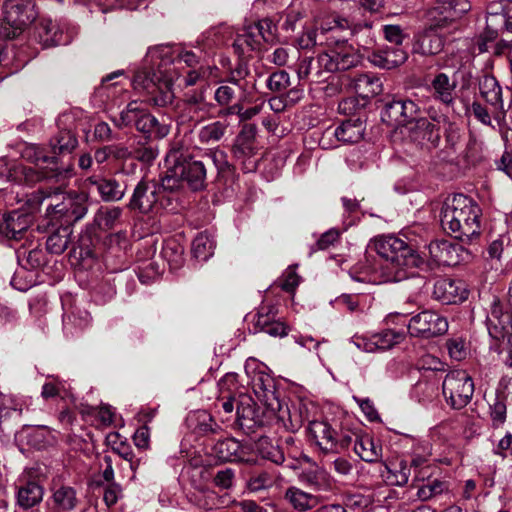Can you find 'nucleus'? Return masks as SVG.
Returning <instances> with one entry per match:
<instances>
[{
    "mask_svg": "<svg viewBox=\"0 0 512 512\" xmlns=\"http://www.w3.org/2000/svg\"><path fill=\"white\" fill-rule=\"evenodd\" d=\"M329 47V51L320 54V64L327 72L346 71L361 63L360 54L346 42Z\"/></svg>",
    "mask_w": 512,
    "mask_h": 512,
    "instance_id": "4468645a",
    "label": "nucleus"
},
{
    "mask_svg": "<svg viewBox=\"0 0 512 512\" xmlns=\"http://www.w3.org/2000/svg\"><path fill=\"white\" fill-rule=\"evenodd\" d=\"M157 155L158 150L151 145L133 148V158L141 162L150 163Z\"/></svg>",
    "mask_w": 512,
    "mask_h": 512,
    "instance_id": "338daca9",
    "label": "nucleus"
},
{
    "mask_svg": "<svg viewBox=\"0 0 512 512\" xmlns=\"http://www.w3.org/2000/svg\"><path fill=\"white\" fill-rule=\"evenodd\" d=\"M76 145V138L69 132H61L58 137L51 142L54 154L65 152L70 153L76 147Z\"/></svg>",
    "mask_w": 512,
    "mask_h": 512,
    "instance_id": "13d9d810",
    "label": "nucleus"
},
{
    "mask_svg": "<svg viewBox=\"0 0 512 512\" xmlns=\"http://www.w3.org/2000/svg\"><path fill=\"white\" fill-rule=\"evenodd\" d=\"M481 210L478 204L464 194L448 197L441 210V225L455 238L471 241L480 234Z\"/></svg>",
    "mask_w": 512,
    "mask_h": 512,
    "instance_id": "7ed1b4c3",
    "label": "nucleus"
},
{
    "mask_svg": "<svg viewBox=\"0 0 512 512\" xmlns=\"http://www.w3.org/2000/svg\"><path fill=\"white\" fill-rule=\"evenodd\" d=\"M385 39L389 41L392 46H401L404 35L400 26L398 25H385L383 27Z\"/></svg>",
    "mask_w": 512,
    "mask_h": 512,
    "instance_id": "774afa93",
    "label": "nucleus"
},
{
    "mask_svg": "<svg viewBox=\"0 0 512 512\" xmlns=\"http://www.w3.org/2000/svg\"><path fill=\"white\" fill-rule=\"evenodd\" d=\"M159 186L163 187V190L157 195L158 199L154 212L157 213L160 210H172L173 199L170 195V192L179 188L178 180L175 178V176H169L166 174L162 178L161 184H159Z\"/></svg>",
    "mask_w": 512,
    "mask_h": 512,
    "instance_id": "a19ab883",
    "label": "nucleus"
},
{
    "mask_svg": "<svg viewBox=\"0 0 512 512\" xmlns=\"http://www.w3.org/2000/svg\"><path fill=\"white\" fill-rule=\"evenodd\" d=\"M215 240L208 232H200L193 239L192 253L193 256L200 260H208L214 253Z\"/></svg>",
    "mask_w": 512,
    "mask_h": 512,
    "instance_id": "ea45409f",
    "label": "nucleus"
},
{
    "mask_svg": "<svg viewBox=\"0 0 512 512\" xmlns=\"http://www.w3.org/2000/svg\"><path fill=\"white\" fill-rule=\"evenodd\" d=\"M297 265L289 266L283 274L281 288L287 292H294L300 283V276L296 272Z\"/></svg>",
    "mask_w": 512,
    "mask_h": 512,
    "instance_id": "e2e57ef3",
    "label": "nucleus"
},
{
    "mask_svg": "<svg viewBox=\"0 0 512 512\" xmlns=\"http://www.w3.org/2000/svg\"><path fill=\"white\" fill-rule=\"evenodd\" d=\"M64 187L59 188L58 185L53 195L51 192L39 190L27 196L26 204L29 207V211H36L46 199H50L46 209L48 215L53 216L57 220L63 218L66 223L82 219L87 214L89 208L88 194L84 192L68 194L63 197L61 202L54 201V198L58 196Z\"/></svg>",
    "mask_w": 512,
    "mask_h": 512,
    "instance_id": "39448f33",
    "label": "nucleus"
},
{
    "mask_svg": "<svg viewBox=\"0 0 512 512\" xmlns=\"http://www.w3.org/2000/svg\"><path fill=\"white\" fill-rule=\"evenodd\" d=\"M47 504L51 512H74L80 504V499L75 488L60 485L52 489Z\"/></svg>",
    "mask_w": 512,
    "mask_h": 512,
    "instance_id": "393cba45",
    "label": "nucleus"
},
{
    "mask_svg": "<svg viewBox=\"0 0 512 512\" xmlns=\"http://www.w3.org/2000/svg\"><path fill=\"white\" fill-rule=\"evenodd\" d=\"M266 84L269 90L273 92H281L290 84L289 75L284 70L274 72L268 77Z\"/></svg>",
    "mask_w": 512,
    "mask_h": 512,
    "instance_id": "bf43d9fd",
    "label": "nucleus"
},
{
    "mask_svg": "<svg viewBox=\"0 0 512 512\" xmlns=\"http://www.w3.org/2000/svg\"><path fill=\"white\" fill-rule=\"evenodd\" d=\"M17 504L27 510L38 505L44 495V489L36 481L28 479L26 473L21 474L17 480Z\"/></svg>",
    "mask_w": 512,
    "mask_h": 512,
    "instance_id": "b1692460",
    "label": "nucleus"
},
{
    "mask_svg": "<svg viewBox=\"0 0 512 512\" xmlns=\"http://www.w3.org/2000/svg\"><path fill=\"white\" fill-rule=\"evenodd\" d=\"M251 401L250 397L242 396L237 406L239 426L247 433H254L256 428V408L250 404Z\"/></svg>",
    "mask_w": 512,
    "mask_h": 512,
    "instance_id": "e433bc0d",
    "label": "nucleus"
},
{
    "mask_svg": "<svg viewBox=\"0 0 512 512\" xmlns=\"http://www.w3.org/2000/svg\"><path fill=\"white\" fill-rule=\"evenodd\" d=\"M308 432L324 453H340L347 449L352 442L350 433H339L326 421H311Z\"/></svg>",
    "mask_w": 512,
    "mask_h": 512,
    "instance_id": "1a4fd4ad",
    "label": "nucleus"
},
{
    "mask_svg": "<svg viewBox=\"0 0 512 512\" xmlns=\"http://www.w3.org/2000/svg\"><path fill=\"white\" fill-rule=\"evenodd\" d=\"M155 124L156 117L143 110L140 116L137 118L135 127L138 131L151 135Z\"/></svg>",
    "mask_w": 512,
    "mask_h": 512,
    "instance_id": "69168bd1",
    "label": "nucleus"
},
{
    "mask_svg": "<svg viewBox=\"0 0 512 512\" xmlns=\"http://www.w3.org/2000/svg\"><path fill=\"white\" fill-rule=\"evenodd\" d=\"M252 27H248L244 33L237 36L233 42L235 52L242 59L252 58L255 50L256 39L251 32Z\"/></svg>",
    "mask_w": 512,
    "mask_h": 512,
    "instance_id": "3c124183",
    "label": "nucleus"
},
{
    "mask_svg": "<svg viewBox=\"0 0 512 512\" xmlns=\"http://www.w3.org/2000/svg\"><path fill=\"white\" fill-rule=\"evenodd\" d=\"M505 14H490L486 19V29L477 41L479 53L490 51V47L498 37L499 26L497 22H504Z\"/></svg>",
    "mask_w": 512,
    "mask_h": 512,
    "instance_id": "72a5a7b5",
    "label": "nucleus"
},
{
    "mask_svg": "<svg viewBox=\"0 0 512 512\" xmlns=\"http://www.w3.org/2000/svg\"><path fill=\"white\" fill-rule=\"evenodd\" d=\"M31 224V217L28 213L12 211L3 214L0 219V234L8 239L18 240L26 232Z\"/></svg>",
    "mask_w": 512,
    "mask_h": 512,
    "instance_id": "a878e982",
    "label": "nucleus"
},
{
    "mask_svg": "<svg viewBox=\"0 0 512 512\" xmlns=\"http://www.w3.org/2000/svg\"><path fill=\"white\" fill-rule=\"evenodd\" d=\"M370 30L371 24H353L347 18L335 15L315 30L307 31L301 37V45L304 47L322 45H338L346 42V35H357L361 30Z\"/></svg>",
    "mask_w": 512,
    "mask_h": 512,
    "instance_id": "423d86ee",
    "label": "nucleus"
},
{
    "mask_svg": "<svg viewBox=\"0 0 512 512\" xmlns=\"http://www.w3.org/2000/svg\"><path fill=\"white\" fill-rule=\"evenodd\" d=\"M355 453L365 462H377L382 457V446L371 436L357 437L354 443Z\"/></svg>",
    "mask_w": 512,
    "mask_h": 512,
    "instance_id": "2f4dec72",
    "label": "nucleus"
},
{
    "mask_svg": "<svg viewBox=\"0 0 512 512\" xmlns=\"http://www.w3.org/2000/svg\"><path fill=\"white\" fill-rule=\"evenodd\" d=\"M162 255L172 268H176L183 262V247L174 241H169L163 247Z\"/></svg>",
    "mask_w": 512,
    "mask_h": 512,
    "instance_id": "4d7b16f0",
    "label": "nucleus"
},
{
    "mask_svg": "<svg viewBox=\"0 0 512 512\" xmlns=\"http://www.w3.org/2000/svg\"><path fill=\"white\" fill-rule=\"evenodd\" d=\"M68 237L60 233L50 235L46 241L47 249L54 254L63 253L68 247Z\"/></svg>",
    "mask_w": 512,
    "mask_h": 512,
    "instance_id": "680f3d73",
    "label": "nucleus"
},
{
    "mask_svg": "<svg viewBox=\"0 0 512 512\" xmlns=\"http://www.w3.org/2000/svg\"><path fill=\"white\" fill-rule=\"evenodd\" d=\"M258 455L277 465L282 464L284 461V454L278 444H275L273 439L264 435L258 436Z\"/></svg>",
    "mask_w": 512,
    "mask_h": 512,
    "instance_id": "a18cd8bd",
    "label": "nucleus"
},
{
    "mask_svg": "<svg viewBox=\"0 0 512 512\" xmlns=\"http://www.w3.org/2000/svg\"><path fill=\"white\" fill-rule=\"evenodd\" d=\"M240 443L234 438L219 440L212 448L214 456L220 461H233L237 457Z\"/></svg>",
    "mask_w": 512,
    "mask_h": 512,
    "instance_id": "8fccbe9b",
    "label": "nucleus"
},
{
    "mask_svg": "<svg viewBox=\"0 0 512 512\" xmlns=\"http://www.w3.org/2000/svg\"><path fill=\"white\" fill-rule=\"evenodd\" d=\"M411 467V462L408 463L406 460H400L393 467L386 465L388 483L400 487L406 485L411 475Z\"/></svg>",
    "mask_w": 512,
    "mask_h": 512,
    "instance_id": "49530a36",
    "label": "nucleus"
},
{
    "mask_svg": "<svg viewBox=\"0 0 512 512\" xmlns=\"http://www.w3.org/2000/svg\"><path fill=\"white\" fill-rule=\"evenodd\" d=\"M85 185L90 190L95 188L104 202H117L126 193V188L122 187L114 178L93 175L85 180Z\"/></svg>",
    "mask_w": 512,
    "mask_h": 512,
    "instance_id": "5701e85b",
    "label": "nucleus"
},
{
    "mask_svg": "<svg viewBox=\"0 0 512 512\" xmlns=\"http://www.w3.org/2000/svg\"><path fill=\"white\" fill-rule=\"evenodd\" d=\"M509 243L510 238L508 236L500 235L488 245L486 255L484 256V266L486 270L497 272L502 269V257Z\"/></svg>",
    "mask_w": 512,
    "mask_h": 512,
    "instance_id": "c756f323",
    "label": "nucleus"
},
{
    "mask_svg": "<svg viewBox=\"0 0 512 512\" xmlns=\"http://www.w3.org/2000/svg\"><path fill=\"white\" fill-rule=\"evenodd\" d=\"M3 14L1 33L6 38L19 35L37 17L32 0H6Z\"/></svg>",
    "mask_w": 512,
    "mask_h": 512,
    "instance_id": "0eeeda50",
    "label": "nucleus"
},
{
    "mask_svg": "<svg viewBox=\"0 0 512 512\" xmlns=\"http://www.w3.org/2000/svg\"><path fill=\"white\" fill-rule=\"evenodd\" d=\"M407 58L408 54L401 46H387L373 51L368 57L372 65L387 70L401 66Z\"/></svg>",
    "mask_w": 512,
    "mask_h": 512,
    "instance_id": "bb28decb",
    "label": "nucleus"
},
{
    "mask_svg": "<svg viewBox=\"0 0 512 512\" xmlns=\"http://www.w3.org/2000/svg\"><path fill=\"white\" fill-rule=\"evenodd\" d=\"M169 176H175L178 180V186L182 180L186 181L193 190H199L203 187L206 178V169L201 161H188L176 164Z\"/></svg>",
    "mask_w": 512,
    "mask_h": 512,
    "instance_id": "412c9836",
    "label": "nucleus"
},
{
    "mask_svg": "<svg viewBox=\"0 0 512 512\" xmlns=\"http://www.w3.org/2000/svg\"><path fill=\"white\" fill-rule=\"evenodd\" d=\"M486 326L490 337L496 341H502L512 334V312L497 296H492Z\"/></svg>",
    "mask_w": 512,
    "mask_h": 512,
    "instance_id": "ddd939ff",
    "label": "nucleus"
},
{
    "mask_svg": "<svg viewBox=\"0 0 512 512\" xmlns=\"http://www.w3.org/2000/svg\"><path fill=\"white\" fill-rule=\"evenodd\" d=\"M411 465L419 467L426 463L432 455V444L427 439L411 438Z\"/></svg>",
    "mask_w": 512,
    "mask_h": 512,
    "instance_id": "de8ad7c7",
    "label": "nucleus"
},
{
    "mask_svg": "<svg viewBox=\"0 0 512 512\" xmlns=\"http://www.w3.org/2000/svg\"><path fill=\"white\" fill-rule=\"evenodd\" d=\"M469 9V3L464 0H452L448 6L437 3L428 12L429 26L415 37L414 52L421 55L440 53L444 47V38L439 31L451 26Z\"/></svg>",
    "mask_w": 512,
    "mask_h": 512,
    "instance_id": "f03ea898",
    "label": "nucleus"
},
{
    "mask_svg": "<svg viewBox=\"0 0 512 512\" xmlns=\"http://www.w3.org/2000/svg\"><path fill=\"white\" fill-rule=\"evenodd\" d=\"M162 190L163 187H160L154 181L141 180L133 190L128 208L142 214L154 212L158 199L157 195Z\"/></svg>",
    "mask_w": 512,
    "mask_h": 512,
    "instance_id": "f3484780",
    "label": "nucleus"
},
{
    "mask_svg": "<svg viewBox=\"0 0 512 512\" xmlns=\"http://www.w3.org/2000/svg\"><path fill=\"white\" fill-rule=\"evenodd\" d=\"M122 215L120 207H100L94 215L93 224L101 231L113 229Z\"/></svg>",
    "mask_w": 512,
    "mask_h": 512,
    "instance_id": "4c0bfd02",
    "label": "nucleus"
},
{
    "mask_svg": "<svg viewBox=\"0 0 512 512\" xmlns=\"http://www.w3.org/2000/svg\"><path fill=\"white\" fill-rule=\"evenodd\" d=\"M256 129L253 124L244 126L236 137L233 153L245 173L256 171Z\"/></svg>",
    "mask_w": 512,
    "mask_h": 512,
    "instance_id": "dca6fc26",
    "label": "nucleus"
},
{
    "mask_svg": "<svg viewBox=\"0 0 512 512\" xmlns=\"http://www.w3.org/2000/svg\"><path fill=\"white\" fill-rule=\"evenodd\" d=\"M433 297L443 304H456L467 299L468 290L462 280L444 277L434 283Z\"/></svg>",
    "mask_w": 512,
    "mask_h": 512,
    "instance_id": "a211bd4d",
    "label": "nucleus"
},
{
    "mask_svg": "<svg viewBox=\"0 0 512 512\" xmlns=\"http://www.w3.org/2000/svg\"><path fill=\"white\" fill-rule=\"evenodd\" d=\"M456 81H450L445 73H438L431 82L432 96L447 107L455 103Z\"/></svg>",
    "mask_w": 512,
    "mask_h": 512,
    "instance_id": "c85d7f7f",
    "label": "nucleus"
},
{
    "mask_svg": "<svg viewBox=\"0 0 512 512\" xmlns=\"http://www.w3.org/2000/svg\"><path fill=\"white\" fill-rule=\"evenodd\" d=\"M171 49L168 46H156L150 48L146 55V62L152 64V70L146 71L145 69L136 72L133 78V86L135 89H144L149 93H159L153 96L152 101L156 106H166L172 103L174 94L171 89V78L163 75L165 71L162 68L171 63L170 58Z\"/></svg>",
    "mask_w": 512,
    "mask_h": 512,
    "instance_id": "20e7f679",
    "label": "nucleus"
},
{
    "mask_svg": "<svg viewBox=\"0 0 512 512\" xmlns=\"http://www.w3.org/2000/svg\"><path fill=\"white\" fill-rule=\"evenodd\" d=\"M320 61V54L316 58H303L297 69L299 79L303 80L311 77L314 81H320L323 74L327 72L324 66L320 64Z\"/></svg>",
    "mask_w": 512,
    "mask_h": 512,
    "instance_id": "79ce46f5",
    "label": "nucleus"
},
{
    "mask_svg": "<svg viewBox=\"0 0 512 512\" xmlns=\"http://www.w3.org/2000/svg\"><path fill=\"white\" fill-rule=\"evenodd\" d=\"M446 347L450 357L457 361L463 360L467 356L468 352L465 341L460 337L448 339L446 342Z\"/></svg>",
    "mask_w": 512,
    "mask_h": 512,
    "instance_id": "052dcab7",
    "label": "nucleus"
},
{
    "mask_svg": "<svg viewBox=\"0 0 512 512\" xmlns=\"http://www.w3.org/2000/svg\"><path fill=\"white\" fill-rule=\"evenodd\" d=\"M408 126H410L409 129L413 133L415 140L421 139L435 142L440 138L437 125L431 122L428 118L418 117L417 115L416 119Z\"/></svg>",
    "mask_w": 512,
    "mask_h": 512,
    "instance_id": "c9c22d12",
    "label": "nucleus"
},
{
    "mask_svg": "<svg viewBox=\"0 0 512 512\" xmlns=\"http://www.w3.org/2000/svg\"><path fill=\"white\" fill-rule=\"evenodd\" d=\"M280 409L281 402L276 392L274 378L258 369V411H261L263 418L258 419V426L277 421Z\"/></svg>",
    "mask_w": 512,
    "mask_h": 512,
    "instance_id": "9b49d317",
    "label": "nucleus"
},
{
    "mask_svg": "<svg viewBox=\"0 0 512 512\" xmlns=\"http://www.w3.org/2000/svg\"><path fill=\"white\" fill-rule=\"evenodd\" d=\"M226 126L219 121L210 123L201 128L199 138L202 142L218 141L225 133Z\"/></svg>",
    "mask_w": 512,
    "mask_h": 512,
    "instance_id": "6e6d98bb",
    "label": "nucleus"
},
{
    "mask_svg": "<svg viewBox=\"0 0 512 512\" xmlns=\"http://www.w3.org/2000/svg\"><path fill=\"white\" fill-rule=\"evenodd\" d=\"M56 432L47 426H37L28 434V442L37 449L53 445L56 442Z\"/></svg>",
    "mask_w": 512,
    "mask_h": 512,
    "instance_id": "09e8293b",
    "label": "nucleus"
},
{
    "mask_svg": "<svg viewBox=\"0 0 512 512\" xmlns=\"http://www.w3.org/2000/svg\"><path fill=\"white\" fill-rule=\"evenodd\" d=\"M442 392L453 409L466 407L474 394V381L464 370L450 371L442 383Z\"/></svg>",
    "mask_w": 512,
    "mask_h": 512,
    "instance_id": "6e6552de",
    "label": "nucleus"
},
{
    "mask_svg": "<svg viewBox=\"0 0 512 512\" xmlns=\"http://www.w3.org/2000/svg\"><path fill=\"white\" fill-rule=\"evenodd\" d=\"M286 498L299 511L310 510L318 504L317 496L306 493L296 487H291L286 491Z\"/></svg>",
    "mask_w": 512,
    "mask_h": 512,
    "instance_id": "c03bdc74",
    "label": "nucleus"
},
{
    "mask_svg": "<svg viewBox=\"0 0 512 512\" xmlns=\"http://www.w3.org/2000/svg\"><path fill=\"white\" fill-rule=\"evenodd\" d=\"M491 425L494 429L502 427L507 419V396L497 392L492 403L489 404Z\"/></svg>",
    "mask_w": 512,
    "mask_h": 512,
    "instance_id": "37998d69",
    "label": "nucleus"
},
{
    "mask_svg": "<svg viewBox=\"0 0 512 512\" xmlns=\"http://www.w3.org/2000/svg\"><path fill=\"white\" fill-rule=\"evenodd\" d=\"M468 111L483 125L494 128L492 125L490 113L488 112L487 108L484 107L480 102H472Z\"/></svg>",
    "mask_w": 512,
    "mask_h": 512,
    "instance_id": "0e129e2a",
    "label": "nucleus"
},
{
    "mask_svg": "<svg viewBox=\"0 0 512 512\" xmlns=\"http://www.w3.org/2000/svg\"><path fill=\"white\" fill-rule=\"evenodd\" d=\"M42 176H48L47 174H41L32 167H26L22 164L8 167L6 159H0V178L6 177L7 179L17 182L19 184L32 185L38 181Z\"/></svg>",
    "mask_w": 512,
    "mask_h": 512,
    "instance_id": "cd10ccee",
    "label": "nucleus"
},
{
    "mask_svg": "<svg viewBox=\"0 0 512 512\" xmlns=\"http://www.w3.org/2000/svg\"><path fill=\"white\" fill-rule=\"evenodd\" d=\"M479 90L485 101L494 108L493 118L502 123L505 120L507 110L504 108L502 88L492 75H484L479 81Z\"/></svg>",
    "mask_w": 512,
    "mask_h": 512,
    "instance_id": "6ab92c4d",
    "label": "nucleus"
},
{
    "mask_svg": "<svg viewBox=\"0 0 512 512\" xmlns=\"http://www.w3.org/2000/svg\"><path fill=\"white\" fill-rule=\"evenodd\" d=\"M446 489L447 485L444 481L439 479L429 480L418 488L417 497L421 501H428L442 494Z\"/></svg>",
    "mask_w": 512,
    "mask_h": 512,
    "instance_id": "864d4df0",
    "label": "nucleus"
},
{
    "mask_svg": "<svg viewBox=\"0 0 512 512\" xmlns=\"http://www.w3.org/2000/svg\"><path fill=\"white\" fill-rule=\"evenodd\" d=\"M300 480L315 491H326L331 486L328 474L319 467L302 471Z\"/></svg>",
    "mask_w": 512,
    "mask_h": 512,
    "instance_id": "58836bf2",
    "label": "nucleus"
},
{
    "mask_svg": "<svg viewBox=\"0 0 512 512\" xmlns=\"http://www.w3.org/2000/svg\"><path fill=\"white\" fill-rule=\"evenodd\" d=\"M447 330V319L439 313L430 310H424L414 315L408 323L410 335L424 339L443 335Z\"/></svg>",
    "mask_w": 512,
    "mask_h": 512,
    "instance_id": "f8f14e48",
    "label": "nucleus"
},
{
    "mask_svg": "<svg viewBox=\"0 0 512 512\" xmlns=\"http://www.w3.org/2000/svg\"><path fill=\"white\" fill-rule=\"evenodd\" d=\"M403 340L404 334L392 329H384L373 334V341L376 342L377 350L391 349Z\"/></svg>",
    "mask_w": 512,
    "mask_h": 512,
    "instance_id": "603ef678",
    "label": "nucleus"
},
{
    "mask_svg": "<svg viewBox=\"0 0 512 512\" xmlns=\"http://www.w3.org/2000/svg\"><path fill=\"white\" fill-rule=\"evenodd\" d=\"M370 249L386 262L381 269L383 282H398L405 278L403 272L406 268H416L422 263L417 251L401 238L388 234L375 237Z\"/></svg>",
    "mask_w": 512,
    "mask_h": 512,
    "instance_id": "f257e3e1",
    "label": "nucleus"
},
{
    "mask_svg": "<svg viewBox=\"0 0 512 512\" xmlns=\"http://www.w3.org/2000/svg\"><path fill=\"white\" fill-rule=\"evenodd\" d=\"M419 112L420 108L414 101L406 98L393 99L385 103L381 120L393 128L408 126Z\"/></svg>",
    "mask_w": 512,
    "mask_h": 512,
    "instance_id": "2eb2a0df",
    "label": "nucleus"
},
{
    "mask_svg": "<svg viewBox=\"0 0 512 512\" xmlns=\"http://www.w3.org/2000/svg\"><path fill=\"white\" fill-rule=\"evenodd\" d=\"M434 262L443 266H456L461 261L462 247L448 240H435L428 246Z\"/></svg>",
    "mask_w": 512,
    "mask_h": 512,
    "instance_id": "4be33fe9",
    "label": "nucleus"
},
{
    "mask_svg": "<svg viewBox=\"0 0 512 512\" xmlns=\"http://www.w3.org/2000/svg\"><path fill=\"white\" fill-rule=\"evenodd\" d=\"M38 38L44 47L66 45L70 42L69 36L51 20H43L40 23L38 28Z\"/></svg>",
    "mask_w": 512,
    "mask_h": 512,
    "instance_id": "7c9ffc66",
    "label": "nucleus"
},
{
    "mask_svg": "<svg viewBox=\"0 0 512 512\" xmlns=\"http://www.w3.org/2000/svg\"><path fill=\"white\" fill-rule=\"evenodd\" d=\"M356 93L363 98H371L382 92V82L372 73L357 75L353 80Z\"/></svg>",
    "mask_w": 512,
    "mask_h": 512,
    "instance_id": "473e14b6",
    "label": "nucleus"
},
{
    "mask_svg": "<svg viewBox=\"0 0 512 512\" xmlns=\"http://www.w3.org/2000/svg\"><path fill=\"white\" fill-rule=\"evenodd\" d=\"M278 303L263 300L258 309V331L273 337H284L289 328L281 321L276 320Z\"/></svg>",
    "mask_w": 512,
    "mask_h": 512,
    "instance_id": "aec40b11",
    "label": "nucleus"
},
{
    "mask_svg": "<svg viewBox=\"0 0 512 512\" xmlns=\"http://www.w3.org/2000/svg\"><path fill=\"white\" fill-rule=\"evenodd\" d=\"M363 134L364 127L360 119L343 121L334 131L337 140L343 143H356L362 139Z\"/></svg>",
    "mask_w": 512,
    "mask_h": 512,
    "instance_id": "f704fd0d",
    "label": "nucleus"
},
{
    "mask_svg": "<svg viewBox=\"0 0 512 512\" xmlns=\"http://www.w3.org/2000/svg\"><path fill=\"white\" fill-rule=\"evenodd\" d=\"M144 109L137 101H131L125 110L120 113L119 119L115 120L118 126H128L134 123L136 125L137 118Z\"/></svg>",
    "mask_w": 512,
    "mask_h": 512,
    "instance_id": "5fc2aeb1",
    "label": "nucleus"
},
{
    "mask_svg": "<svg viewBox=\"0 0 512 512\" xmlns=\"http://www.w3.org/2000/svg\"><path fill=\"white\" fill-rule=\"evenodd\" d=\"M22 157L33 163L34 166H31L36 171L41 174H47L49 176H42L40 180L47 179L50 181H54L55 183H59V188L67 185V180L73 175L72 168H66L63 170H58L54 168H48L49 165H56L55 157L48 156L45 154L44 150L34 144L26 145L22 150Z\"/></svg>",
    "mask_w": 512,
    "mask_h": 512,
    "instance_id": "9d476101",
    "label": "nucleus"
}]
</instances>
